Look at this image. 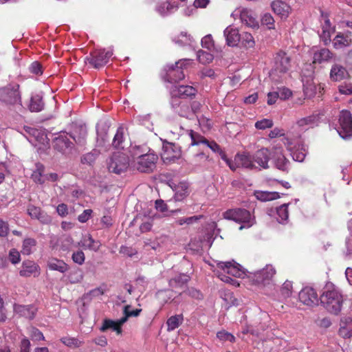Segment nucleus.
<instances>
[{"label": "nucleus", "instance_id": "f257e3e1", "mask_svg": "<svg viewBox=\"0 0 352 352\" xmlns=\"http://www.w3.org/2000/svg\"><path fill=\"white\" fill-rule=\"evenodd\" d=\"M213 272L222 281L233 285H236L238 286L239 284L237 280L226 276L225 274H230L236 278H243L245 276V272L242 267L234 261L218 262L217 263V267Z\"/></svg>", "mask_w": 352, "mask_h": 352}, {"label": "nucleus", "instance_id": "f03ea898", "mask_svg": "<svg viewBox=\"0 0 352 352\" xmlns=\"http://www.w3.org/2000/svg\"><path fill=\"white\" fill-rule=\"evenodd\" d=\"M320 300L329 312L334 314L340 311L343 302L342 294L333 284L325 285Z\"/></svg>", "mask_w": 352, "mask_h": 352}, {"label": "nucleus", "instance_id": "7ed1b4c3", "mask_svg": "<svg viewBox=\"0 0 352 352\" xmlns=\"http://www.w3.org/2000/svg\"><path fill=\"white\" fill-rule=\"evenodd\" d=\"M140 147L133 148L134 167L141 173H151L156 167L158 157L153 153H149V148H145L142 152Z\"/></svg>", "mask_w": 352, "mask_h": 352}, {"label": "nucleus", "instance_id": "20e7f679", "mask_svg": "<svg viewBox=\"0 0 352 352\" xmlns=\"http://www.w3.org/2000/svg\"><path fill=\"white\" fill-rule=\"evenodd\" d=\"M223 217L236 223H243L244 225L240 227L241 230L243 228H250L256 223L255 217L249 210L244 208H237L227 210L223 213Z\"/></svg>", "mask_w": 352, "mask_h": 352}, {"label": "nucleus", "instance_id": "39448f33", "mask_svg": "<svg viewBox=\"0 0 352 352\" xmlns=\"http://www.w3.org/2000/svg\"><path fill=\"white\" fill-rule=\"evenodd\" d=\"M189 62V59H181L174 65H167L164 69V80L170 83L183 80L185 78L184 69L187 67Z\"/></svg>", "mask_w": 352, "mask_h": 352}, {"label": "nucleus", "instance_id": "423d86ee", "mask_svg": "<svg viewBox=\"0 0 352 352\" xmlns=\"http://www.w3.org/2000/svg\"><path fill=\"white\" fill-rule=\"evenodd\" d=\"M113 55L111 50H95L85 58V63L89 67L99 69L106 65Z\"/></svg>", "mask_w": 352, "mask_h": 352}, {"label": "nucleus", "instance_id": "0eeeda50", "mask_svg": "<svg viewBox=\"0 0 352 352\" xmlns=\"http://www.w3.org/2000/svg\"><path fill=\"white\" fill-rule=\"evenodd\" d=\"M129 166V158L128 155L122 152H115L109 158L108 162V169L109 172L116 174H120L126 170Z\"/></svg>", "mask_w": 352, "mask_h": 352}, {"label": "nucleus", "instance_id": "6e6552de", "mask_svg": "<svg viewBox=\"0 0 352 352\" xmlns=\"http://www.w3.org/2000/svg\"><path fill=\"white\" fill-rule=\"evenodd\" d=\"M0 100L9 104L16 103L21 104L19 85L17 83H10L6 87L0 88Z\"/></svg>", "mask_w": 352, "mask_h": 352}, {"label": "nucleus", "instance_id": "1a4fd4ad", "mask_svg": "<svg viewBox=\"0 0 352 352\" xmlns=\"http://www.w3.org/2000/svg\"><path fill=\"white\" fill-rule=\"evenodd\" d=\"M276 272L275 268L272 265H267L259 271L250 272L248 278L255 284L266 285L272 280Z\"/></svg>", "mask_w": 352, "mask_h": 352}, {"label": "nucleus", "instance_id": "9d476101", "mask_svg": "<svg viewBox=\"0 0 352 352\" xmlns=\"http://www.w3.org/2000/svg\"><path fill=\"white\" fill-rule=\"evenodd\" d=\"M163 162L166 164H171L182 156V151L179 146L174 143L164 142L163 143V151L161 154Z\"/></svg>", "mask_w": 352, "mask_h": 352}, {"label": "nucleus", "instance_id": "9b49d317", "mask_svg": "<svg viewBox=\"0 0 352 352\" xmlns=\"http://www.w3.org/2000/svg\"><path fill=\"white\" fill-rule=\"evenodd\" d=\"M291 67V58L283 51H279L274 57V67L272 72L274 73L285 74Z\"/></svg>", "mask_w": 352, "mask_h": 352}, {"label": "nucleus", "instance_id": "f8f14e48", "mask_svg": "<svg viewBox=\"0 0 352 352\" xmlns=\"http://www.w3.org/2000/svg\"><path fill=\"white\" fill-rule=\"evenodd\" d=\"M339 123L340 126L338 133L342 138L350 137L352 135V115L349 111L343 110L340 112L339 116Z\"/></svg>", "mask_w": 352, "mask_h": 352}, {"label": "nucleus", "instance_id": "ddd939ff", "mask_svg": "<svg viewBox=\"0 0 352 352\" xmlns=\"http://www.w3.org/2000/svg\"><path fill=\"white\" fill-rule=\"evenodd\" d=\"M38 308L34 305H21L14 303L13 305V311L19 317L24 318L29 320H32L35 318Z\"/></svg>", "mask_w": 352, "mask_h": 352}, {"label": "nucleus", "instance_id": "4468645a", "mask_svg": "<svg viewBox=\"0 0 352 352\" xmlns=\"http://www.w3.org/2000/svg\"><path fill=\"white\" fill-rule=\"evenodd\" d=\"M197 90L195 87L190 85H175L170 91L173 98H193L196 96Z\"/></svg>", "mask_w": 352, "mask_h": 352}, {"label": "nucleus", "instance_id": "2eb2a0df", "mask_svg": "<svg viewBox=\"0 0 352 352\" xmlns=\"http://www.w3.org/2000/svg\"><path fill=\"white\" fill-rule=\"evenodd\" d=\"M300 301L307 306L317 305L318 297L314 289L309 287L303 288L298 294Z\"/></svg>", "mask_w": 352, "mask_h": 352}, {"label": "nucleus", "instance_id": "dca6fc26", "mask_svg": "<svg viewBox=\"0 0 352 352\" xmlns=\"http://www.w3.org/2000/svg\"><path fill=\"white\" fill-rule=\"evenodd\" d=\"M270 155V150L267 148L263 147L256 151L252 155L253 162L256 163L260 167L267 169L269 168Z\"/></svg>", "mask_w": 352, "mask_h": 352}, {"label": "nucleus", "instance_id": "f3484780", "mask_svg": "<svg viewBox=\"0 0 352 352\" xmlns=\"http://www.w3.org/2000/svg\"><path fill=\"white\" fill-rule=\"evenodd\" d=\"M226 43L230 47H236L241 41V34L239 30L233 26L227 27L223 31Z\"/></svg>", "mask_w": 352, "mask_h": 352}, {"label": "nucleus", "instance_id": "a211bd4d", "mask_svg": "<svg viewBox=\"0 0 352 352\" xmlns=\"http://www.w3.org/2000/svg\"><path fill=\"white\" fill-rule=\"evenodd\" d=\"M240 19L243 24L252 28H258V21L252 10L243 8L240 10Z\"/></svg>", "mask_w": 352, "mask_h": 352}, {"label": "nucleus", "instance_id": "6ab92c4d", "mask_svg": "<svg viewBox=\"0 0 352 352\" xmlns=\"http://www.w3.org/2000/svg\"><path fill=\"white\" fill-rule=\"evenodd\" d=\"M334 54L327 48H321L314 52L313 54V63L322 64L331 61Z\"/></svg>", "mask_w": 352, "mask_h": 352}, {"label": "nucleus", "instance_id": "aec40b11", "mask_svg": "<svg viewBox=\"0 0 352 352\" xmlns=\"http://www.w3.org/2000/svg\"><path fill=\"white\" fill-rule=\"evenodd\" d=\"M191 151L184 152V155L188 159L189 162L194 166H201L206 163L209 158V155L204 150L197 152L195 154H191Z\"/></svg>", "mask_w": 352, "mask_h": 352}, {"label": "nucleus", "instance_id": "412c9836", "mask_svg": "<svg viewBox=\"0 0 352 352\" xmlns=\"http://www.w3.org/2000/svg\"><path fill=\"white\" fill-rule=\"evenodd\" d=\"M351 45V32H349V34L339 32L333 40V46L336 50H343L350 47Z\"/></svg>", "mask_w": 352, "mask_h": 352}, {"label": "nucleus", "instance_id": "4be33fe9", "mask_svg": "<svg viewBox=\"0 0 352 352\" xmlns=\"http://www.w3.org/2000/svg\"><path fill=\"white\" fill-rule=\"evenodd\" d=\"M349 76L347 69L340 64L335 63L331 66L329 77L332 81H341Z\"/></svg>", "mask_w": 352, "mask_h": 352}, {"label": "nucleus", "instance_id": "5701e85b", "mask_svg": "<svg viewBox=\"0 0 352 352\" xmlns=\"http://www.w3.org/2000/svg\"><path fill=\"white\" fill-rule=\"evenodd\" d=\"M127 136L126 129L122 126H119L113 139V146L116 148H124L126 144Z\"/></svg>", "mask_w": 352, "mask_h": 352}, {"label": "nucleus", "instance_id": "b1692460", "mask_svg": "<svg viewBox=\"0 0 352 352\" xmlns=\"http://www.w3.org/2000/svg\"><path fill=\"white\" fill-rule=\"evenodd\" d=\"M271 6L274 12L282 19H286L292 11L290 6L281 0L274 1Z\"/></svg>", "mask_w": 352, "mask_h": 352}, {"label": "nucleus", "instance_id": "393cba45", "mask_svg": "<svg viewBox=\"0 0 352 352\" xmlns=\"http://www.w3.org/2000/svg\"><path fill=\"white\" fill-rule=\"evenodd\" d=\"M39 270L40 267L35 262L30 260L24 261L19 271V274L21 276L29 277L39 274Z\"/></svg>", "mask_w": 352, "mask_h": 352}, {"label": "nucleus", "instance_id": "a878e982", "mask_svg": "<svg viewBox=\"0 0 352 352\" xmlns=\"http://www.w3.org/2000/svg\"><path fill=\"white\" fill-rule=\"evenodd\" d=\"M236 163L240 166V167L252 170L256 168L253 162L252 156L248 152H243L241 153H237L235 155Z\"/></svg>", "mask_w": 352, "mask_h": 352}, {"label": "nucleus", "instance_id": "bb28decb", "mask_svg": "<svg viewBox=\"0 0 352 352\" xmlns=\"http://www.w3.org/2000/svg\"><path fill=\"white\" fill-rule=\"evenodd\" d=\"M188 281V276L185 274H179L175 278L170 279L168 283L169 286L173 289H175V293H178L179 295H181L182 292L177 291V289L183 290L186 287V285Z\"/></svg>", "mask_w": 352, "mask_h": 352}, {"label": "nucleus", "instance_id": "cd10ccee", "mask_svg": "<svg viewBox=\"0 0 352 352\" xmlns=\"http://www.w3.org/2000/svg\"><path fill=\"white\" fill-rule=\"evenodd\" d=\"M28 214L33 219L39 220L43 223L50 222V217L42 212L39 207L30 206L28 208Z\"/></svg>", "mask_w": 352, "mask_h": 352}, {"label": "nucleus", "instance_id": "c85d7f7f", "mask_svg": "<svg viewBox=\"0 0 352 352\" xmlns=\"http://www.w3.org/2000/svg\"><path fill=\"white\" fill-rule=\"evenodd\" d=\"M47 267L50 270L65 273L68 271L69 265L63 260L51 258L47 261Z\"/></svg>", "mask_w": 352, "mask_h": 352}, {"label": "nucleus", "instance_id": "c756f323", "mask_svg": "<svg viewBox=\"0 0 352 352\" xmlns=\"http://www.w3.org/2000/svg\"><path fill=\"white\" fill-rule=\"evenodd\" d=\"M124 323V322H122V318L117 321H114L110 319H105L104 320L100 330L104 332L109 329H112L117 333V334H120L122 333V325Z\"/></svg>", "mask_w": 352, "mask_h": 352}, {"label": "nucleus", "instance_id": "7c9ffc66", "mask_svg": "<svg viewBox=\"0 0 352 352\" xmlns=\"http://www.w3.org/2000/svg\"><path fill=\"white\" fill-rule=\"evenodd\" d=\"M45 103L42 96L39 94L32 95L28 104V109L31 112H40L44 109Z\"/></svg>", "mask_w": 352, "mask_h": 352}, {"label": "nucleus", "instance_id": "2f4dec72", "mask_svg": "<svg viewBox=\"0 0 352 352\" xmlns=\"http://www.w3.org/2000/svg\"><path fill=\"white\" fill-rule=\"evenodd\" d=\"M188 133L191 139V143L187 149V152H190L193 146H199L200 144L205 145L206 143H208V140L198 132L189 130Z\"/></svg>", "mask_w": 352, "mask_h": 352}, {"label": "nucleus", "instance_id": "473e14b6", "mask_svg": "<svg viewBox=\"0 0 352 352\" xmlns=\"http://www.w3.org/2000/svg\"><path fill=\"white\" fill-rule=\"evenodd\" d=\"M339 335L344 338L352 337V319L350 318L342 320L339 329Z\"/></svg>", "mask_w": 352, "mask_h": 352}, {"label": "nucleus", "instance_id": "72a5a7b5", "mask_svg": "<svg viewBox=\"0 0 352 352\" xmlns=\"http://www.w3.org/2000/svg\"><path fill=\"white\" fill-rule=\"evenodd\" d=\"M35 166L36 168L32 173L31 178L35 183L43 184L45 181V166L39 162L36 163Z\"/></svg>", "mask_w": 352, "mask_h": 352}, {"label": "nucleus", "instance_id": "f704fd0d", "mask_svg": "<svg viewBox=\"0 0 352 352\" xmlns=\"http://www.w3.org/2000/svg\"><path fill=\"white\" fill-rule=\"evenodd\" d=\"M318 120L317 115H311L298 120L296 122L297 126L302 130H307L312 127Z\"/></svg>", "mask_w": 352, "mask_h": 352}, {"label": "nucleus", "instance_id": "c9c22d12", "mask_svg": "<svg viewBox=\"0 0 352 352\" xmlns=\"http://www.w3.org/2000/svg\"><path fill=\"white\" fill-rule=\"evenodd\" d=\"M175 199L176 201H182L186 196H188V186L186 182H180L176 186L175 189Z\"/></svg>", "mask_w": 352, "mask_h": 352}, {"label": "nucleus", "instance_id": "e433bc0d", "mask_svg": "<svg viewBox=\"0 0 352 352\" xmlns=\"http://www.w3.org/2000/svg\"><path fill=\"white\" fill-rule=\"evenodd\" d=\"M80 245L85 249H89L95 252L98 251L100 246V242L95 241L90 234L81 240Z\"/></svg>", "mask_w": 352, "mask_h": 352}, {"label": "nucleus", "instance_id": "4c0bfd02", "mask_svg": "<svg viewBox=\"0 0 352 352\" xmlns=\"http://www.w3.org/2000/svg\"><path fill=\"white\" fill-rule=\"evenodd\" d=\"M255 196L257 199L261 201H272L280 197L278 192L267 191H256Z\"/></svg>", "mask_w": 352, "mask_h": 352}, {"label": "nucleus", "instance_id": "58836bf2", "mask_svg": "<svg viewBox=\"0 0 352 352\" xmlns=\"http://www.w3.org/2000/svg\"><path fill=\"white\" fill-rule=\"evenodd\" d=\"M184 320L182 314L170 316L166 321L167 331H171L179 327Z\"/></svg>", "mask_w": 352, "mask_h": 352}, {"label": "nucleus", "instance_id": "ea45409f", "mask_svg": "<svg viewBox=\"0 0 352 352\" xmlns=\"http://www.w3.org/2000/svg\"><path fill=\"white\" fill-rule=\"evenodd\" d=\"M241 41L239 43L242 47L245 49L254 48L255 46V41L253 36L248 32H243L241 34Z\"/></svg>", "mask_w": 352, "mask_h": 352}, {"label": "nucleus", "instance_id": "a19ab883", "mask_svg": "<svg viewBox=\"0 0 352 352\" xmlns=\"http://www.w3.org/2000/svg\"><path fill=\"white\" fill-rule=\"evenodd\" d=\"M276 167L283 171H287L289 161L282 154L273 156Z\"/></svg>", "mask_w": 352, "mask_h": 352}, {"label": "nucleus", "instance_id": "79ce46f5", "mask_svg": "<svg viewBox=\"0 0 352 352\" xmlns=\"http://www.w3.org/2000/svg\"><path fill=\"white\" fill-rule=\"evenodd\" d=\"M71 144L72 142L66 136L60 135L54 140V148L61 152L70 147Z\"/></svg>", "mask_w": 352, "mask_h": 352}, {"label": "nucleus", "instance_id": "37998d69", "mask_svg": "<svg viewBox=\"0 0 352 352\" xmlns=\"http://www.w3.org/2000/svg\"><path fill=\"white\" fill-rule=\"evenodd\" d=\"M289 204H284L276 208V213L278 215V221L279 223H283L287 221L289 217Z\"/></svg>", "mask_w": 352, "mask_h": 352}, {"label": "nucleus", "instance_id": "c03bdc74", "mask_svg": "<svg viewBox=\"0 0 352 352\" xmlns=\"http://www.w3.org/2000/svg\"><path fill=\"white\" fill-rule=\"evenodd\" d=\"M60 341L65 346L74 349L80 347L82 344V342L79 340L78 338L69 336L62 338Z\"/></svg>", "mask_w": 352, "mask_h": 352}, {"label": "nucleus", "instance_id": "a18cd8bd", "mask_svg": "<svg viewBox=\"0 0 352 352\" xmlns=\"http://www.w3.org/2000/svg\"><path fill=\"white\" fill-rule=\"evenodd\" d=\"M36 245V241L34 239L27 238L23 242L21 252L23 254L29 255L32 252V248Z\"/></svg>", "mask_w": 352, "mask_h": 352}, {"label": "nucleus", "instance_id": "49530a36", "mask_svg": "<svg viewBox=\"0 0 352 352\" xmlns=\"http://www.w3.org/2000/svg\"><path fill=\"white\" fill-rule=\"evenodd\" d=\"M174 292L173 289L160 290L157 293V296L163 302L167 303L172 300Z\"/></svg>", "mask_w": 352, "mask_h": 352}, {"label": "nucleus", "instance_id": "de8ad7c7", "mask_svg": "<svg viewBox=\"0 0 352 352\" xmlns=\"http://www.w3.org/2000/svg\"><path fill=\"white\" fill-rule=\"evenodd\" d=\"M131 305H126L124 307V316L122 318V322H126L129 317H137L142 311L141 309H135L131 310Z\"/></svg>", "mask_w": 352, "mask_h": 352}, {"label": "nucleus", "instance_id": "09e8293b", "mask_svg": "<svg viewBox=\"0 0 352 352\" xmlns=\"http://www.w3.org/2000/svg\"><path fill=\"white\" fill-rule=\"evenodd\" d=\"M74 240L70 236H65L60 239L59 250L63 252L69 251L73 245Z\"/></svg>", "mask_w": 352, "mask_h": 352}, {"label": "nucleus", "instance_id": "8fccbe9b", "mask_svg": "<svg viewBox=\"0 0 352 352\" xmlns=\"http://www.w3.org/2000/svg\"><path fill=\"white\" fill-rule=\"evenodd\" d=\"M197 59L199 63L206 65L212 61L213 55L210 52L199 50L197 52Z\"/></svg>", "mask_w": 352, "mask_h": 352}, {"label": "nucleus", "instance_id": "3c124183", "mask_svg": "<svg viewBox=\"0 0 352 352\" xmlns=\"http://www.w3.org/2000/svg\"><path fill=\"white\" fill-rule=\"evenodd\" d=\"M217 338L222 342L229 341L231 343H234L236 341L234 336L226 330L218 331L217 333Z\"/></svg>", "mask_w": 352, "mask_h": 352}, {"label": "nucleus", "instance_id": "603ef678", "mask_svg": "<svg viewBox=\"0 0 352 352\" xmlns=\"http://www.w3.org/2000/svg\"><path fill=\"white\" fill-rule=\"evenodd\" d=\"M68 279L72 284L80 283L83 279V274L80 269L72 271L68 275Z\"/></svg>", "mask_w": 352, "mask_h": 352}, {"label": "nucleus", "instance_id": "864d4df0", "mask_svg": "<svg viewBox=\"0 0 352 352\" xmlns=\"http://www.w3.org/2000/svg\"><path fill=\"white\" fill-rule=\"evenodd\" d=\"M29 336L33 341L44 340L43 333L37 328L32 327L29 331Z\"/></svg>", "mask_w": 352, "mask_h": 352}, {"label": "nucleus", "instance_id": "5fc2aeb1", "mask_svg": "<svg viewBox=\"0 0 352 352\" xmlns=\"http://www.w3.org/2000/svg\"><path fill=\"white\" fill-rule=\"evenodd\" d=\"M273 121L270 119L264 118L261 120H258L255 123V127L259 130H265L266 129H270L273 126Z\"/></svg>", "mask_w": 352, "mask_h": 352}, {"label": "nucleus", "instance_id": "6e6d98bb", "mask_svg": "<svg viewBox=\"0 0 352 352\" xmlns=\"http://www.w3.org/2000/svg\"><path fill=\"white\" fill-rule=\"evenodd\" d=\"M72 259L74 263L79 265H82L85 263V255L82 250H78L73 252L72 255Z\"/></svg>", "mask_w": 352, "mask_h": 352}, {"label": "nucleus", "instance_id": "4d7b16f0", "mask_svg": "<svg viewBox=\"0 0 352 352\" xmlns=\"http://www.w3.org/2000/svg\"><path fill=\"white\" fill-rule=\"evenodd\" d=\"M175 8L170 2L165 1L157 8V10L160 14L164 15L170 12Z\"/></svg>", "mask_w": 352, "mask_h": 352}, {"label": "nucleus", "instance_id": "13d9d810", "mask_svg": "<svg viewBox=\"0 0 352 352\" xmlns=\"http://www.w3.org/2000/svg\"><path fill=\"white\" fill-rule=\"evenodd\" d=\"M292 283L288 280H286L282 285L280 289L281 295L284 298H288L290 296L292 292Z\"/></svg>", "mask_w": 352, "mask_h": 352}, {"label": "nucleus", "instance_id": "bf43d9fd", "mask_svg": "<svg viewBox=\"0 0 352 352\" xmlns=\"http://www.w3.org/2000/svg\"><path fill=\"white\" fill-rule=\"evenodd\" d=\"M261 21H262V24L267 25L268 29L272 30V29L275 28L274 19L270 14H269V13L264 14V15L262 17Z\"/></svg>", "mask_w": 352, "mask_h": 352}, {"label": "nucleus", "instance_id": "052dcab7", "mask_svg": "<svg viewBox=\"0 0 352 352\" xmlns=\"http://www.w3.org/2000/svg\"><path fill=\"white\" fill-rule=\"evenodd\" d=\"M338 90L341 94L351 95L352 94V84L344 82L339 85Z\"/></svg>", "mask_w": 352, "mask_h": 352}, {"label": "nucleus", "instance_id": "680f3d73", "mask_svg": "<svg viewBox=\"0 0 352 352\" xmlns=\"http://www.w3.org/2000/svg\"><path fill=\"white\" fill-rule=\"evenodd\" d=\"M29 69L31 73L38 76H41L43 74L42 65L38 61L33 62L30 65Z\"/></svg>", "mask_w": 352, "mask_h": 352}, {"label": "nucleus", "instance_id": "e2e57ef3", "mask_svg": "<svg viewBox=\"0 0 352 352\" xmlns=\"http://www.w3.org/2000/svg\"><path fill=\"white\" fill-rule=\"evenodd\" d=\"M306 151L305 149H296L292 152V157L295 161L297 162H302L306 157Z\"/></svg>", "mask_w": 352, "mask_h": 352}, {"label": "nucleus", "instance_id": "0e129e2a", "mask_svg": "<svg viewBox=\"0 0 352 352\" xmlns=\"http://www.w3.org/2000/svg\"><path fill=\"white\" fill-rule=\"evenodd\" d=\"M9 260L12 264H17L21 261L20 253L15 249L10 250L9 252Z\"/></svg>", "mask_w": 352, "mask_h": 352}, {"label": "nucleus", "instance_id": "69168bd1", "mask_svg": "<svg viewBox=\"0 0 352 352\" xmlns=\"http://www.w3.org/2000/svg\"><path fill=\"white\" fill-rule=\"evenodd\" d=\"M201 45L208 50L214 47V41L211 35H206L201 39Z\"/></svg>", "mask_w": 352, "mask_h": 352}, {"label": "nucleus", "instance_id": "338daca9", "mask_svg": "<svg viewBox=\"0 0 352 352\" xmlns=\"http://www.w3.org/2000/svg\"><path fill=\"white\" fill-rule=\"evenodd\" d=\"M120 253L123 255L131 257L137 254V250L132 247L122 245L120 247Z\"/></svg>", "mask_w": 352, "mask_h": 352}, {"label": "nucleus", "instance_id": "774afa93", "mask_svg": "<svg viewBox=\"0 0 352 352\" xmlns=\"http://www.w3.org/2000/svg\"><path fill=\"white\" fill-rule=\"evenodd\" d=\"M320 37L323 40L324 44L327 45L331 42V30L324 29V27H322V32L320 34Z\"/></svg>", "mask_w": 352, "mask_h": 352}]
</instances>
